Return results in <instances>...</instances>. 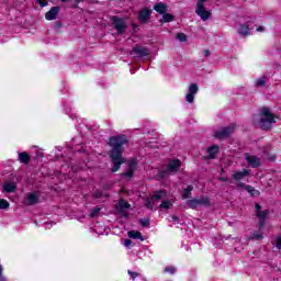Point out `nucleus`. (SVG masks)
<instances>
[{"instance_id": "f704fd0d", "label": "nucleus", "mask_w": 281, "mask_h": 281, "mask_svg": "<svg viewBox=\"0 0 281 281\" xmlns=\"http://www.w3.org/2000/svg\"><path fill=\"white\" fill-rule=\"evenodd\" d=\"M134 172H135V171H134L133 169H127V171L123 173V177H128V178H131V177H133V173H134Z\"/></svg>"}, {"instance_id": "c85d7f7f", "label": "nucleus", "mask_w": 281, "mask_h": 281, "mask_svg": "<svg viewBox=\"0 0 281 281\" xmlns=\"http://www.w3.org/2000/svg\"><path fill=\"white\" fill-rule=\"evenodd\" d=\"M198 205H204L205 207H207V205H210V198L198 199Z\"/></svg>"}, {"instance_id": "4c0bfd02", "label": "nucleus", "mask_w": 281, "mask_h": 281, "mask_svg": "<svg viewBox=\"0 0 281 281\" xmlns=\"http://www.w3.org/2000/svg\"><path fill=\"white\" fill-rule=\"evenodd\" d=\"M277 249H281V235L276 239Z\"/></svg>"}, {"instance_id": "c9c22d12", "label": "nucleus", "mask_w": 281, "mask_h": 281, "mask_svg": "<svg viewBox=\"0 0 281 281\" xmlns=\"http://www.w3.org/2000/svg\"><path fill=\"white\" fill-rule=\"evenodd\" d=\"M252 238H255L256 240H262V238L265 237L260 233H254Z\"/></svg>"}, {"instance_id": "a211bd4d", "label": "nucleus", "mask_w": 281, "mask_h": 281, "mask_svg": "<svg viewBox=\"0 0 281 281\" xmlns=\"http://www.w3.org/2000/svg\"><path fill=\"white\" fill-rule=\"evenodd\" d=\"M209 159H216V155H218V145H213L209 147Z\"/></svg>"}, {"instance_id": "7ed1b4c3", "label": "nucleus", "mask_w": 281, "mask_h": 281, "mask_svg": "<svg viewBox=\"0 0 281 281\" xmlns=\"http://www.w3.org/2000/svg\"><path fill=\"white\" fill-rule=\"evenodd\" d=\"M166 196H168L166 190L154 191L150 198L145 199V207L147 210H155V205H157L161 199H166Z\"/></svg>"}, {"instance_id": "aec40b11", "label": "nucleus", "mask_w": 281, "mask_h": 281, "mask_svg": "<svg viewBox=\"0 0 281 281\" xmlns=\"http://www.w3.org/2000/svg\"><path fill=\"white\" fill-rule=\"evenodd\" d=\"M192 190H194V187L192 184L188 186L182 192V199H190L192 196Z\"/></svg>"}, {"instance_id": "4468645a", "label": "nucleus", "mask_w": 281, "mask_h": 281, "mask_svg": "<svg viewBox=\"0 0 281 281\" xmlns=\"http://www.w3.org/2000/svg\"><path fill=\"white\" fill-rule=\"evenodd\" d=\"M3 192H7L8 194L12 192H16V182H7L3 184Z\"/></svg>"}, {"instance_id": "de8ad7c7", "label": "nucleus", "mask_w": 281, "mask_h": 281, "mask_svg": "<svg viewBox=\"0 0 281 281\" xmlns=\"http://www.w3.org/2000/svg\"><path fill=\"white\" fill-rule=\"evenodd\" d=\"M237 186L238 188H244V189L247 188V186L244 182H238Z\"/></svg>"}, {"instance_id": "ea45409f", "label": "nucleus", "mask_w": 281, "mask_h": 281, "mask_svg": "<svg viewBox=\"0 0 281 281\" xmlns=\"http://www.w3.org/2000/svg\"><path fill=\"white\" fill-rule=\"evenodd\" d=\"M37 3L41 5V8H45L47 5L46 0H37Z\"/></svg>"}, {"instance_id": "9d476101", "label": "nucleus", "mask_w": 281, "mask_h": 281, "mask_svg": "<svg viewBox=\"0 0 281 281\" xmlns=\"http://www.w3.org/2000/svg\"><path fill=\"white\" fill-rule=\"evenodd\" d=\"M58 14H60V7H53L48 12L45 14L46 21H55Z\"/></svg>"}, {"instance_id": "f257e3e1", "label": "nucleus", "mask_w": 281, "mask_h": 281, "mask_svg": "<svg viewBox=\"0 0 281 281\" xmlns=\"http://www.w3.org/2000/svg\"><path fill=\"white\" fill-rule=\"evenodd\" d=\"M124 144H128V137H126V135H116L109 139L108 146L112 147L109 151V157L113 164L112 172H117L122 164H126V158L122 157V153H124L122 146Z\"/></svg>"}, {"instance_id": "39448f33", "label": "nucleus", "mask_w": 281, "mask_h": 281, "mask_svg": "<svg viewBox=\"0 0 281 281\" xmlns=\"http://www.w3.org/2000/svg\"><path fill=\"white\" fill-rule=\"evenodd\" d=\"M205 1L207 0H198L195 13L202 21H207L212 16V11L205 9Z\"/></svg>"}, {"instance_id": "79ce46f5", "label": "nucleus", "mask_w": 281, "mask_h": 281, "mask_svg": "<svg viewBox=\"0 0 281 281\" xmlns=\"http://www.w3.org/2000/svg\"><path fill=\"white\" fill-rule=\"evenodd\" d=\"M255 209H256L257 213L262 211V206L258 203L255 205Z\"/></svg>"}, {"instance_id": "e433bc0d", "label": "nucleus", "mask_w": 281, "mask_h": 281, "mask_svg": "<svg viewBox=\"0 0 281 281\" xmlns=\"http://www.w3.org/2000/svg\"><path fill=\"white\" fill-rule=\"evenodd\" d=\"M165 271H167V273H176V271H177V268H175V267H167L166 269H165Z\"/></svg>"}, {"instance_id": "37998d69", "label": "nucleus", "mask_w": 281, "mask_h": 281, "mask_svg": "<svg viewBox=\"0 0 281 281\" xmlns=\"http://www.w3.org/2000/svg\"><path fill=\"white\" fill-rule=\"evenodd\" d=\"M94 196H95V199H101L102 192H100V191L94 192Z\"/></svg>"}, {"instance_id": "58836bf2", "label": "nucleus", "mask_w": 281, "mask_h": 281, "mask_svg": "<svg viewBox=\"0 0 281 281\" xmlns=\"http://www.w3.org/2000/svg\"><path fill=\"white\" fill-rule=\"evenodd\" d=\"M128 274L131 276V278H132L133 280H135V279L139 276V273L134 272V271H131V270H128Z\"/></svg>"}, {"instance_id": "7c9ffc66", "label": "nucleus", "mask_w": 281, "mask_h": 281, "mask_svg": "<svg viewBox=\"0 0 281 281\" xmlns=\"http://www.w3.org/2000/svg\"><path fill=\"white\" fill-rule=\"evenodd\" d=\"M176 38L180 41V43H186V41H188V36L184 33H178Z\"/></svg>"}, {"instance_id": "0eeeda50", "label": "nucleus", "mask_w": 281, "mask_h": 281, "mask_svg": "<svg viewBox=\"0 0 281 281\" xmlns=\"http://www.w3.org/2000/svg\"><path fill=\"white\" fill-rule=\"evenodd\" d=\"M131 56H136L137 58H144L146 56H148L150 54V50H148L146 47L144 46H135L132 50H131Z\"/></svg>"}, {"instance_id": "ddd939ff", "label": "nucleus", "mask_w": 281, "mask_h": 281, "mask_svg": "<svg viewBox=\"0 0 281 281\" xmlns=\"http://www.w3.org/2000/svg\"><path fill=\"white\" fill-rule=\"evenodd\" d=\"M153 11H150V9H143L139 14H138V19L140 23H146L148 21V19H150V14Z\"/></svg>"}, {"instance_id": "6ab92c4d", "label": "nucleus", "mask_w": 281, "mask_h": 281, "mask_svg": "<svg viewBox=\"0 0 281 281\" xmlns=\"http://www.w3.org/2000/svg\"><path fill=\"white\" fill-rule=\"evenodd\" d=\"M127 235L128 238H133L134 240H144V237L142 236V233L139 231H130Z\"/></svg>"}, {"instance_id": "09e8293b", "label": "nucleus", "mask_w": 281, "mask_h": 281, "mask_svg": "<svg viewBox=\"0 0 281 281\" xmlns=\"http://www.w3.org/2000/svg\"><path fill=\"white\" fill-rule=\"evenodd\" d=\"M265 31V27H262V26H259L258 29H257V32H263Z\"/></svg>"}, {"instance_id": "4be33fe9", "label": "nucleus", "mask_w": 281, "mask_h": 281, "mask_svg": "<svg viewBox=\"0 0 281 281\" xmlns=\"http://www.w3.org/2000/svg\"><path fill=\"white\" fill-rule=\"evenodd\" d=\"M175 21V15L170 14V13H162V19L160 20V23H170Z\"/></svg>"}, {"instance_id": "f8f14e48", "label": "nucleus", "mask_w": 281, "mask_h": 281, "mask_svg": "<svg viewBox=\"0 0 281 281\" xmlns=\"http://www.w3.org/2000/svg\"><path fill=\"white\" fill-rule=\"evenodd\" d=\"M267 216H269V211H267V210L259 211L257 213V217L259 218V229L265 228V223L267 221Z\"/></svg>"}, {"instance_id": "9b49d317", "label": "nucleus", "mask_w": 281, "mask_h": 281, "mask_svg": "<svg viewBox=\"0 0 281 281\" xmlns=\"http://www.w3.org/2000/svg\"><path fill=\"white\" fill-rule=\"evenodd\" d=\"M179 168H181V160L179 159L170 160L167 166V172H178Z\"/></svg>"}, {"instance_id": "412c9836", "label": "nucleus", "mask_w": 281, "mask_h": 281, "mask_svg": "<svg viewBox=\"0 0 281 281\" xmlns=\"http://www.w3.org/2000/svg\"><path fill=\"white\" fill-rule=\"evenodd\" d=\"M238 34H240L241 36H249V34H251V33L249 32V25H247V24H241V25L239 26Z\"/></svg>"}, {"instance_id": "f03ea898", "label": "nucleus", "mask_w": 281, "mask_h": 281, "mask_svg": "<svg viewBox=\"0 0 281 281\" xmlns=\"http://www.w3.org/2000/svg\"><path fill=\"white\" fill-rule=\"evenodd\" d=\"M276 124V115L271 113V109L262 108L260 112L259 126L262 131H271V126Z\"/></svg>"}, {"instance_id": "8fccbe9b", "label": "nucleus", "mask_w": 281, "mask_h": 281, "mask_svg": "<svg viewBox=\"0 0 281 281\" xmlns=\"http://www.w3.org/2000/svg\"><path fill=\"white\" fill-rule=\"evenodd\" d=\"M218 180H220V181H223V182H226V181H227V178L221 177V178H218Z\"/></svg>"}, {"instance_id": "864d4df0", "label": "nucleus", "mask_w": 281, "mask_h": 281, "mask_svg": "<svg viewBox=\"0 0 281 281\" xmlns=\"http://www.w3.org/2000/svg\"><path fill=\"white\" fill-rule=\"evenodd\" d=\"M69 1H71V0H61V3H67Z\"/></svg>"}, {"instance_id": "f3484780", "label": "nucleus", "mask_w": 281, "mask_h": 281, "mask_svg": "<svg viewBox=\"0 0 281 281\" xmlns=\"http://www.w3.org/2000/svg\"><path fill=\"white\" fill-rule=\"evenodd\" d=\"M154 10H156L158 14H166V12H168V5L162 2H158L154 5Z\"/></svg>"}, {"instance_id": "c756f323", "label": "nucleus", "mask_w": 281, "mask_h": 281, "mask_svg": "<svg viewBox=\"0 0 281 281\" xmlns=\"http://www.w3.org/2000/svg\"><path fill=\"white\" fill-rule=\"evenodd\" d=\"M10 207V202L4 199H0V210H8Z\"/></svg>"}, {"instance_id": "423d86ee", "label": "nucleus", "mask_w": 281, "mask_h": 281, "mask_svg": "<svg viewBox=\"0 0 281 281\" xmlns=\"http://www.w3.org/2000/svg\"><path fill=\"white\" fill-rule=\"evenodd\" d=\"M111 21L117 34H124L126 32V21L119 16H112Z\"/></svg>"}, {"instance_id": "a19ab883", "label": "nucleus", "mask_w": 281, "mask_h": 281, "mask_svg": "<svg viewBox=\"0 0 281 281\" xmlns=\"http://www.w3.org/2000/svg\"><path fill=\"white\" fill-rule=\"evenodd\" d=\"M0 281H5V277H3V267L0 265Z\"/></svg>"}, {"instance_id": "1a4fd4ad", "label": "nucleus", "mask_w": 281, "mask_h": 281, "mask_svg": "<svg viewBox=\"0 0 281 281\" xmlns=\"http://www.w3.org/2000/svg\"><path fill=\"white\" fill-rule=\"evenodd\" d=\"M196 93H199V86L196 83H191L189 86V93L186 95V100L189 104L194 102V95H196Z\"/></svg>"}, {"instance_id": "a18cd8bd", "label": "nucleus", "mask_w": 281, "mask_h": 281, "mask_svg": "<svg viewBox=\"0 0 281 281\" xmlns=\"http://www.w3.org/2000/svg\"><path fill=\"white\" fill-rule=\"evenodd\" d=\"M168 170L167 171H159V177H161L164 179V177H166V175H168Z\"/></svg>"}, {"instance_id": "cd10ccee", "label": "nucleus", "mask_w": 281, "mask_h": 281, "mask_svg": "<svg viewBox=\"0 0 281 281\" xmlns=\"http://www.w3.org/2000/svg\"><path fill=\"white\" fill-rule=\"evenodd\" d=\"M267 85V77L262 76L261 78L256 80V87H265Z\"/></svg>"}, {"instance_id": "6e6552de", "label": "nucleus", "mask_w": 281, "mask_h": 281, "mask_svg": "<svg viewBox=\"0 0 281 281\" xmlns=\"http://www.w3.org/2000/svg\"><path fill=\"white\" fill-rule=\"evenodd\" d=\"M245 159L250 166V168H260L262 166V162L260 161V158L258 156L250 155L249 153L245 154Z\"/></svg>"}, {"instance_id": "3c124183", "label": "nucleus", "mask_w": 281, "mask_h": 281, "mask_svg": "<svg viewBox=\"0 0 281 281\" xmlns=\"http://www.w3.org/2000/svg\"><path fill=\"white\" fill-rule=\"evenodd\" d=\"M172 221H179V217L178 216H176V215H172Z\"/></svg>"}, {"instance_id": "b1692460", "label": "nucleus", "mask_w": 281, "mask_h": 281, "mask_svg": "<svg viewBox=\"0 0 281 281\" xmlns=\"http://www.w3.org/2000/svg\"><path fill=\"white\" fill-rule=\"evenodd\" d=\"M188 207L191 210H196L199 207V199H192L187 201Z\"/></svg>"}, {"instance_id": "20e7f679", "label": "nucleus", "mask_w": 281, "mask_h": 281, "mask_svg": "<svg viewBox=\"0 0 281 281\" xmlns=\"http://www.w3.org/2000/svg\"><path fill=\"white\" fill-rule=\"evenodd\" d=\"M234 131H236V124H231L226 127H222L214 133V137L216 139H227L228 137H232Z\"/></svg>"}, {"instance_id": "2f4dec72", "label": "nucleus", "mask_w": 281, "mask_h": 281, "mask_svg": "<svg viewBox=\"0 0 281 281\" xmlns=\"http://www.w3.org/2000/svg\"><path fill=\"white\" fill-rule=\"evenodd\" d=\"M135 166H137V161L135 159H132L127 162L128 170H134L135 171Z\"/></svg>"}, {"instance_id": "473e14b6", "label": "nucleus", "mask_w": 281, "mask_h": 281, "mask_svg": "<svg viewBox=\"0 0 281 281\" xmlns=\"http://www.w3.org/2000/svg\"><path fill=\"white\" fill-rule=\"evenodd\" d=\"M98 214H100V207L95 206L94 209H92V211L90 213V217L95 218V216H98Z\"/></svg>"}, {"instance_id": "2eb2a0df", "label": "nucleus", "mask_w": 281, "mask_h": 281, "mask_svg": "<svg viewBox=\"0 0 281 281\" xmlns=\"http://www.w3.org/2000/svg\"><path fill=\"white\" fill-rule=\"evenodd\" d=\"M245 177H249V170L244 169L243 171H237L233 175V179L235 181H240V179H245Z\"/></svg>"}, {"instance_id": "dca6fc26", "label": "nucleus", "mask_w": 281, "mask_h": 281, "mask_svg": "<svg viewBox=\"0 0 281 281\" xmlns=\"http://www.w3.org/2000/svg\"><path fill=\"white\" fill-rule=\"evenodd\" d=\"M27 201V205H36V203H38V193L33 192L30 193L26 198Z\"/></svg>"}, {"instance_id": "bb28decb", "label": "nucleus", "mask_w": 281, "mask_h": 281, "mask_svg": "<svg viewBox=\"0 0 281 281\" xmlns=\"http://www.w3.org/2000/svg\"><path fill=\"white\" fill-rule=\"evenodd\" d=\"M171 205H172V202H170V201H168V200H164V201L160 203L159 207H160L161 210H170Z\"/></svg>"}, {"instance_id": "393cba45", "label": "nucleus", "mask_w": 281, "mask_h": 281, "mask_svg": "<svg viewBox=\"0 0 281 281\" xmlns=\"http://www.w3.org/2000/svg\"><path fill=\"white\" fill-rule=\"evenodd\" d=\"M245 191L249 192V194H251V196H259L260 195V191L256 190L254 187L251 186H247L245 187Z\"/></svg>"}, {"instance_id": "a878e982", "label": "nucleus", "mask_w": 281, "mask_h": 281, "mask_svg": "<svg viewBox=\"0 0 281 281\" xmlns=\"http://www.w3.org/2000/svg\"><path fill=\"white\" fill-rule=\"evenodd\" d=\"M119 207H120V210H128V209H131V204L128 202H126V200H120Z\"/></svg>"}, {"instance_id": "c03bdc74", "label": "nucleus", "mask_w": 281, "mask_h": 281, "mask_svg": "<svg viewBox=\"0 0 281 281\" xmlns=\"http://www.w3.org/2000/svg\"><path fill=\"white\" fill-rule=\"evenodd\" d=\"M203 54H204L205 58H207V57H210V55H211L212 53L210 52V49H205V50L203 52Z\"/></svg>"}, {"instance_id": "5fc2aeb1", "label": "nucleus", "mask_w": 281, "mask_h": 281, "mask_svg": "<svg viewBox=\"0 0 281 281\" xmlns=\"http://www.w3.org/2000/svg\"><path fill=\"white\" fill-rule=\"evenodd\" d=\"M74 8H78V4H75Z\"/></svg>"}, {"instance_id": "49530a36", "label": "nucleus", "mask_w": 281, "mask_h": 281, "mask_svg": "<svg viewBox=\"0 0 281 281\" xmlns=\"http://www.w3.org/2000/svg\"><path fill=\"white\" fill-rule=\"evenodd\" d=\"M132 243H133V241H131L130 239H127V240L124 241V245H125V247H131Z\"/></svg>"}, {"instance_id": "603ef678", "label": "nucleus", "mask_w": 281, "mask_h": 281, "mask_svg": "<svg viewBox=\"0 0 281 281\" xmlns=\"http://www.w3.org/2000/svg\"><path fill=\"white\" fill-rule=\"evenodd\" d=\"M85 0H75L76 3H82Z\"/></svg>"}, {"instance_id": "5701e85b", "label": "nucleus", "mask_w": 281, "mask_h": 281, "mask_svg": "<svg viewBox=\"0 0 281 281\" xmlns=\"http://www.w3.org/2000/svg\"><path fill=\"white\" fill-rule=\"evenodd\" d=\"M19 160L21 164H30V154L23 151L19 154Z\"/></svg>"}, {"instance_id": "72a5a7b5", "label": "nucleus", "mask_w": 281, "mask_h": 281, "mask_svg": "<svg viewBox=\"0 0 281 281\" xmlns=\"http://www.w3.org/2000/svg\"><path fill=\"white\" fill-rule=\"evenodd\" d=\"M142 227H149L150 226V221L149 220H146V218H143L139 221Z\"/></svg>"}]
</instances>
